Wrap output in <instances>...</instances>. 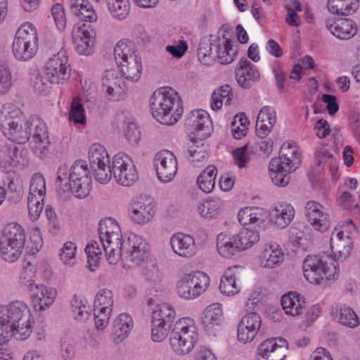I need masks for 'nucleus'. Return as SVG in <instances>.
<instances>
[{
	"label": "nucleus",
	"instance_id": "b1692460",
	"mask_svg": "<svg viewBox=\"0 0 360 360\" xmlns=\"http://www.w3.org/2000/svg\"><path fill=\"white\" fill-rule=\"evenodd\" d=\"M306 217L313 228L325 232L330 226V216L325 207L316 201H309L305 207Z\"/></svg>",
	"mask_w": 360,
	"mask_h": 360
},
{
	"label": "nucleus",
	"instance_id": "4c0bfd02",
	"mask_svg": "<svg viewBox=\"0 0 360 360\" xmlns=\"http://www.w3.org/2000/svg\"><path fill=\"white\" fill-rule=\"evenodd\" d=\"M222 322L223 313L221 304L213 303L205 309L202 317V323L207 330L220 326Z\"/></svg>",
	"mask_w": 360,
	"mask_h": 360
},
{
	"label": "nucleus",
	"instance_id": "09e8293b",
	"mask_svg": "<svg viewBox=\"0 0 360 360\" xmlns=\"http://www.w3.org/2000/svg\"><path fill=\"white\" fill-rule=\"evenodd\" d=\"M114 297L111 290L101 289L96 295L94 309H102L103 311H112Z\"/></svg>",
	"mask_w": 360,
	"mask_h": 360
},
{
	"label": "nucleus",
	"instance_id": "a211bd4d",
	"mask_svg": "<svg viewBox=\"0 0 360 360\" xmlns=\"http://www.w3.org/2000/svg\"><path fill=\"white\" fill-rule=\"evenodd\" d=\"M75 50L82 56H91L94 52L96 33L91 25L80 23L75 25L72 31Z\"/></svg>",
	"mask_w": 360,
	"mask_h": 360
},
{
	"label": "nucleus",
	"instance_id": "ea45409f",
	"mask_svg": "<svg viewBox=\"0 0 360 360\" xmlns=\"http://www.w3.org/2000/svg\"><path fill=\"white\" fill-rule=\"evenodd\" d=\"M0 241L24 244L25 236L23 229L18 223L13 222L6 224L1 231Z\"/></svg>",
	"mask_w": 360,
	"mask_h": 360
},
{
	"label": "nucleus",
	"instance_id": "c9c22d12",
	"mask_svg": "<svg viewBox=\"0 0 360 360\" xmlns=\"http://www.w3.org/2000/svg\"><path fill=\"white\" fill-rule=\"evenodd\" d=\"M281 302L283 309L288 315L297 316L305 309L304 299L296 292H289L283 295Z\"/></svg>",
	"mask_w": 360,
	"mask_h": 360
},
{
	"label": "nucleus",
	"instance_id": "e2e57ef3",
	"mask_svg": "<svg viewBox=\"0 0 360 360\" xmlns=\"http://www.w3.org/2000/svg\"><path fill=\"white\" fill-rule=\"evenodd\" d=\"M70 121L75 124L85 123V114L82 105L79 103L78 98H75L72 100L71 104V110L69 115Z\"/></svg>",
	"mask_w": 360,
	"mask_h": 360
},
{
	"label": "nucleus",
	"instance_id": "473e14b6",
	"mask_svg": "<svg viewBox=\"0 0 360 360\" xmlns=\"http://www.w3.org/2000/svg\"><path fill=\"white\" fill-rule=\"evenodd\" d=\"M155 214L154 203L146 200L136 202L131 206L130 218L136 224L144 225L150 222Z\"/></svg>",
	"mask_w": 360,
	"mask_h": 360
},
{
	"label": "nucleus",
	"instance_id": "0e129e2a",
	"mask_svg": "<svg viewBox=\"0 0 360 360\" xmlns=\"http://www.w3.org/2000/svg\"><path fill=\"white\" fill-rule=\"evenodd\" d=\"M124 134L130 144H136L141 139V131L137 124L133 122H125Z\"/></svg>",
	"mask_w": 360,
	"mask_h": 360
},
{
	"label": "nucleus",
	"instance_id": "37998d69",
	"mask_svg": "<svg viewBox=\"0 0 360 360\" xmlns=\"http://www.w3.org/2000/svg\"><path fill=\"white\" fill-rule=\"evenodd\" d=\"M70 4L71 8L75 13L79 12L86 21L95 22L97 20V14L88 0H70Z\"/></svg>",
	"mask_w": 360,
	"mask_h": 360
},
{
	"label": "nucleus",
	"instance_id": "6e6d98bb",
	"mask_svg": "<svg viewBox=\"0 0 360 360\" xmlns=\"http://www.w3.org/2000/svg\"><path fill=\"white\" fill-rule=\"evenodd\" d=\"M248 118L245 113L236 115L231 123V132L236 139H241L248 133Z\"/></svg>",
	"mask_w": 360,
	"mask_h": 360
},
{
	"label": "nucleus",
	"instance_id": "f704fd0d",
	"mask_svg": "<svg viewBox=\"0 0 360 360\" xmlns=\"http://www.w3.org/2000/svg\"><path fill=\"white\" fill-rule=\"evenodd\" d=\"M284 261V253L280 245L271 242L265 245L260 257V266L264 268L273 269Z\"/></svg>",
	"mask_w": 360,
	"mask_h": 360
},
{
	"label": "nucleus",
	"instance_id": "6e6552de",
	"mask_svg": "<svg viewBox=\"0 0 360 360\" xmlns=\"http://www.w3.org/2000/svg\"><path fill=\"white\" fill-rule=\"evenodd\" d=\"M198 332L193 319L184 317L178 320L169 336L172 352L178 356L189 354L198 341Z\"/></svg>",
	"mask_w": 360,
	"mask_h": 360
},
{
	"label": "nucleus",
	"instance_id": "a878e982",
	"mask_svg": "<svg viewBox=\"0 0 360 360\" xmlns=\"http://www.w3.org/2000/svg\"><path fill=\"white\" fill-rule=\"evenodd\" d=\"M102 89L109 99L118 101L124 94L122 78L115 70L105 71L102 77Z\"/></svg>",
	"mask_w": 360,
	"mask_h": 360
},
{
	"label": "nucleus",
	"instance_id": "2f4dec72",
	"mask_svg": "<svg viewBox=\"0 0 360 360\" xmlns=\"http://www.w3.org/2000/svg\"><path fill=\"white\" fill-rule=\"evenodd\" d=\"M141 274L144 279L150 284L154 285V290H150L149 294L156 295V293L162 292L160 283L162 281V275L160 271L156 259L153 257L147 263L139 267Z\"/></svg>",
	"mask_w": 360,
	"mask_h": 360
},
{
	"label": "nucleus",
	"instance_id": "393cba45",
	"mask_svg": "<svg viewBox=\"0 0 360 360\" xmlns=\"http://www.w3.org/2000/svg\"><path fill=\"white\" fill-rule=\"evenodd\" d=\"M241 272L245 275V269L238 265L229 267L225 270L219 285L222 294L232 296L240 292Z\"/></svg>",
	"mask_w": 360,
	"mask_h": 360
},
{
	"label": "nucleus",
	"instance_id": "1a4fd4ad",
	"mask_svg": "<svg viewBox=\"0 0 360 360\" xmlns=\"http://www.w3.org/2000/svg\"><path fill=\"white\" fill-rule=\"evenodd\" d=\"M115 59L126 79L136 82L141 77L142 65L135 46L130 41L121 40L114 49Z\"/></svg>",
	"mask_w": 360,
	"mask_h": 360
},
{
	"label": "nucleus",
	"instance_id": "0eeeda50",
	"mask_svg": "<svg viewBox=\"0 0 360 360\" xmlns=\"http://www.w3.org/2000/svg\"><path fill=\"white\" fill-rule=\"evenodd\" d=\"M99 236L108 263L117 264L126 244V240H122L120 225L113 219H105L100 224Z\"/></svg>",
	"mask_w": 360,
	"mask_h": 360
},
{
	"label": "nucleus",
	"instance_id": "49530a36",
	"mask_svg": "<svg viewBox=\"0 0 360 360\" xmlns=\"http://www.w3.org/2000/svg\"><path fill=\"white\" fill-rule=\"evenodd\" d=\"M111 15L116 19H125L130 11L129 0H105Z\"/></svg>",
	"mask_w": 360,
	"mask_h": 360
},
{
	"label": "nucleus",
	"instance_id": "2eb2a0df",
	"mask_svg": "<svg viewBox=\"0 0 360 360\" xmlns=\"http://www.w3.org/2000/svg\"><path fill=\"white\" fill-rule=\"evenodd\" d=\"M32 131L31 148L33 153L39 158L45 156L49 148V138L46 124L41 119L31 116L25 120V129L27 132V140Z\"/></svg>",
	"mask_w": 360,
	"mask_h": 360
},
{
	"label": "nucleus",
	"instance_id": "72a5a7b5",
	"mask_svg": "<svg viewBox=\"0 0 360 360\" xmlns=\"http://www.w3.org/2000/svg\"><path fill=\"white\" fill-rule=\"evenodd\" d=\"M134 327V321L128 313H121L113 321V333L112 339L114 343L119 344L129 335Z\"/></svg>",
	"mask_w": 360,
	"mask_h": 360
},
{
	"label": "nucleus",
	"instance_id": "6ab92c4d",
	"mask_svg": "<svg viewBox=\"0 0 360 360\" xmlns=\"http://www.w3.org/2000/svg\"><path fill=\"white\" fill-rule=\"evenodd\" d=\"M153 165L158 179L163 183L171 182L177 173V159L173 153L167 150H160L155 154Z\"/></svg>",
	"mask_w": 360,
	"mask_h": 360
},
{
	"label": "nucleus",
	"instance_id": "412c9836",
	"mask_svg": "<svg viewBox=\"0 0 360 360\" xmlns=\"http://www.w3.org/2000/svg\"><path fill=\"white\" fill-rule=\"evenodd\" d=\"M288 349L287 340L283 338H269L263 341L257 349L258 360H283Z\"/></svg>",
	"mask_w": 360,
	"mask_h": 360
},
{
	"label": "nucleus",
	"instance_id": "c85d7f7f",
	"mask_svg": "<svg viewBox=\"0 0 360 360\" xmlns=\"http://www.w3.org/2000/svg\"><path fill=\"white\" fill-rule=\"evenodd\" d=\"M326 27L335 37L344 40L351 39L357 32L355 22L349 18L329 19Z\"/></svg>",
	"mask_w": 360,
	"mask_h": 360
},
{
	"label": "nucleus",
	"instance_id": "f03ea898",
	"mask_svg": "<svg viewBox=\"0 0 360 360\" xmlns=\"http://www.w3.org/2000/svg\"><path fill=\"white\" fill-rule=\"evenodd\" d=\"M70 75L69 57L67 51L61 49L46 60L41 70L32 79V85L36 92L46 95L54 85L66 82Z\"/></svg>",
	"mask_w": 360,
	"mask_h": 360
},
{
	"label": "nucleus",
	"instance_id": "864d4df0",
	"mask_svg": "<svg viewBox=\"0 0 360 360\" xmlns=\"http://www.w3.org/2000/svg\"><path fill=\"white\" fill-rule=\"evenodd\" d=\"M71 308L73 316L77 321L84 322L89 319L90 309L86 301L79 300L77 296H74L71 300Z\"/></svg>",
	"mask_w": 360,
	"mask_h": 360
},
{
	"label": "nucleus",
	"instance_id": "9d476101",
	"mask_svg": "<svg viewBox=\"0 0 360 360\" xmlns=\"http://www.w3.org/2000/svg\"><path fill=\"white\" fill-rule=\"evenodd\" d=\"M39 37L37 27L30 22H23L17 30L12 46V51L16 59L27 61L37 53Z\"/></svg>",
	"mask_w": 360,
	"mask_h": 360
},
{
	"label": "nucleus",
	"instance_id": "a19ab883",
	"mask_svg": "<svg viewBox=\"0 0 360 360\" xmlns=\"http://www.w3.org/2000/svg\"><path fill=\"white\" fill-rule=\"evenodd\" d=\"M327 7L333 14L347 15L357 10L359 3L357 0H328Z\"/></svg>",
	"mask_w": 360,
	"mask_h": 360
},
{
	"label": "nucleus",
	"instance_id": "8fccbe9b",
	"mask_svg": "<svg viewBox=\"0 0 360 360\" xmlns=\"http://www.w3.org/2000/svg\"><path fill=\"white\" fill-rule=\"evenodd\" d=\"M198 57V60L205 65H210L216 59L214 47L212 46V36L210 39H204L200 42Z\"/></svg>",
	"mask_w": 360,
	"mask_h": 360
},
{
	"label": "nucleus",
	"instance_id": "13d9d810",
	"mask_svg": "<svg viewBox=\"0 0 360 360\" xmlns=\"http://www.w3.org/2000/svg\"><path fill=\"white\" fill-rule=\"evenodd\" d=\"M44 199L28 196L27 209L29 217L32 221H36L40 217L44 209Z\"/></svg>",
	"mask_w": 360,
	"mask_h": 360
},
{
	"label": "nucleus",
	"instance_id": "3c124183",
	"mask_svg": "<svg viewBox=\"0 0 360 360\" xmlns=\"http://www.w3.org/2000/svg\"><path fill=\"white\" fill-rule=\"evenodd\" d=\"M77 245L72 241L65 242L59 252V258L65 266L72 267L77 263Z\"/></svg>",
	"mask_w": 360,
	"mask_h": 360
},
{
	"label": "nucleus",
	"instance_id": "603ef678",
	"mask_svg": "<svg viewBox=\"0 0 360 360\" xmlns=\"http://www.w3.org/2000/svg\"><path fill=\"white\" fill-rule=\"evenodd\" d=\"M176 317V311L172 305L162 303L156 307L152 314V319L170 324Z\"/></svg>",
	"mask_w": 360,
	"mask_h": 360
},
{
	"label": "nucleus",
	"instance_id": "aec40b11",
	"mask_svg": "<svg viewBox=\"0 0 360 360\" xmlns=\"http://www.w3.org/2000/svg\"><path fill=\"white\" fill-rule=\"evenodd\" d=\"M186 125L194 139H205L212 132V122L210 115L203 110L191 112L186 119Z\"/></svg>",
	"mask_w": 360,
	"mask_h": 360
},
{
	"label": "nucleus",
	"instance_id": "20e7f679",
	"mask_svg": "<svg viewBox=\"0 0 360 360\" xmlns=\"http://www.w3.org/2000/svg\"><path fill=\"white\" fill-rule=\"evenodd\" d=\"M85 161L77 160L68 169L62 166L58 171L56 183L64 191L71 190L72 194L78 198H84L91 190V178Z\"/></svg>",
	"mask_w": 360,
	"mask_h": 360
},
{
	"label": "nucleus",
	"instance_id": "cd10ccee",
	"mask_svg": "<svg viewBox=\"0 0 360 360\" xmlns=\"http://www.w3.org/2000/svg\"><path fill=\"white\" fill-rule=\"evenodd\" d=\"M173 252L182 257H191L196 253V245L193 237L183 233H174L170 238Z\"/></svg>",
	"mask_w": 360,
	"mask_h": 360
},
{
	"label": "nucleus",
	"instance_id": "a18cd8bd",
	"mask_svg": "<svg viewBox=\"0 0 360 360\" xmlns=\"http://www.w3.org/2000/svg\"><path fill=\"white\" fill-rule=\"evenodd\" d=\"M232 96L231 89L229 85L221 86L217 89L212 96L211 107L212 110H219L223 103L226 105H230Z\"/></svg>",
	"mask_w": 360,
	"mask_h": 360
},
{
	"label": "nucleus",
	"instance_id": "69168bd1",
	"mask_svg": "<svg viewBox=\"0 0 360 360\" xmlns=\"http://www.w3.org/2000/svg\"><path fill=\"white\" fill-rule=\"evenodd\" d=\"M111 311H103L102 309H94V324L98 330H104L109 323L111 316Z\"/></svg>",
	"mask_w": 360,
	"mask_h": 360
},
{
	"label": "nucleus",
	"instance_id": "e433bc0d",
	"mask_svg": "<svg viewBox=\"0 0 360 360\" xmlns=\"http://www.w3.org/2000/svg\"><path fill=\"white\" fill-rule=\"evenodd\" d=\"M224 201L219 197H210L200 202L197 207L199 214L205 219H214L221 212Z\"/></svg>",
	"mask_w": 360,
	"mask_h": 360
},
{
	"label": "nucleus",
	"instance_id": "dca6fc26",
	"mask_svg": "<svg viewBox=\"0 0 360 360\" xmlns=\"http://www.w3.org/2000/svg\"><path fill=\"white\" fill-rule=\"evenodd\" d=\"M111 176L120 185L129 186L138 179V172L131 157L124 152L117 153L110 167Z\"/></svg>",
	"mask_w": 360,
	"mask_h": 360
},
{
	"label": "nucleus",
	"instance_id": "c756f323",
	"mask_svg": "<svg viewBox=\"0 0 360 360\" xmlns=\"http://www.w3.org/2000/svg\"><path fill=\"white\" fill-rule=\"evenodd\" d=\"M277 120L276 112L271 106H264L259 110L256 124L255 133L258 137H266L272 130Z\"/></svg>",
	"mask_w": 360,
	"mask_h": 360
},
{
	"label": "nucleus",
	"instance_id": "052dcab7",
	"mask_svg": "<svg viewBox=\"0 0 360 360\" xmlns=\"http://www.w3.org/2000/svg\"><path fill=\"white\" fill-rule=\"evenodd\" d=\"M8 158L7 162L14 167H24L27 165V158L22 155V150L15 144L11 145L8 148Z\"/></svg>",
	"mask_w": 360,
	"mask_h": 360
},
{
	"label": "nucleus",
	"instance_id": "7c9ffc66",
	"mask_svg": "<svg viewBox=\"0 0 360 360\" xmlns=\"http://www.w3.org/2000/svg\"><path fill=\"white\" fill-rule=\"evenodd\" d=\"M330 315L340 324L354 328L359 325V318L353 309L345 304L335 303L330 307Z\"/></svg>",
	"mask_w": 360,
	"mask_h": 360
},
{
	"label": "nucleus",
	"instance_id": "f8f14e48",
	"mask_svg": "<svg viewBox=\"0 0 360 360\" xmlns=\"http://www.w3.org/2000/svg\"><path fill=\"white\" fill-rule=\"evenodd\" d=\"M210 278L202 271H191L181 275L176 284L177 295L182 299L191 300L200 297L209 288Z\"/></svg>",
	"mask_w": 360,
	"mask_h": 360
},
{
	"label": "nucleus",
	"instance_id": "4be33fe9",
	"mask_svg": "<svg viewBox=\"0 0 360 360\" xmlns=\"http://www.w3.org/2000/svg\"><path fill=\"white\" fill-rule=\"evenodd\" d=\"M226 30L221 27L217 35L212 36V46L214 47L216 58L221 64H229L234 60L236 51L232 40L226 35Z\"/></svg>",
	"mask_w": 360,
	"mask_h": 360
},
{
	"label": "nucleus",
	"instance_id": "39448f33",
	"mask_svg": "<svg viewBox=\"0 0 360 360\" xmlns=\"http://www.w3.org/2000/svg\"><path fill=\"white\" fill-rule=\"evenodd\" d=\"M300 163L298 146L293 142H285L280 149L279 158L271 160L269 165V175L273 183L285 186L290 182L289 174L295 171Z\"/></svg>",
	"mask_w": 360,
	"mask_h": 360
},
{
	"label": "nucleus",
	"instance_id": "7ed1b4c3",
	"mask_svg": "<svg viewBox=\"0 0 360 360\" xmlns=\"http://www.w3.org/2000/svg\"><path fill=\"white\" fill-rule=\"evenodd\" d=\"M150 108L153 117L165 125L176 124L184 113L179 94L169 86L159 88L153 92L150 99Z\"/></svg>",
	"mask_w": 360,
	"mask_h": 360
},
{
	"label": "nucleus",
	"instance_id": "f257e3e1",
	"mask_svg": "<svg viewBox=\"0 0 360 360\" xmlns=\"http://www.w3.org/2000/svg\"><path fill=\"white\" fill-rule=\"evenodd\" d=\"M33 317L30 307L22 301H13L0 307V345L14 336L24 340L32 333Z\"/></svg>",
	"mask_w": 360,
	"mask_h": 360
},
{
	"label": "nucleus",
	"instance_id": "de8ad7c7",
	"mask_svg": "<svg viewBox=\"0 0 360 360\" xmlns=\"http://www.w3.org/2000/svg\"><path fill=\"white\" fill-rule=\"evenodd\" d=\"M23 245L24 244H17L15 242L0 241V254L5 261L13 262L20 257Z\"/></svg>",
	"mask_w": 360,
	"mask_h": 360
},
{
	"label": "nucleus",
	"instance_id": "bf43d9fd",
	"mask_svg": "<svg viewBox=\"0 0 360 360\" xmlns=\"http://www.w3.org/2000/svg\"><path fill=\"white\" fill-rule=\"evenodd\" d=\"M11 86V72L7 65L0 63V95L7 94Z\"/></svg>",
	"mask_w": 360,
	"mask_h": 360
},
{
	"label": "nucleus",
	"instance_id": "9b49d317",
	"mask_svg": "<svg viewBox=\"0 0 360 360\" xmlns=\"http://www.w3.org/2000/svg\"><path fill=\"white\" fill-rule=\"evenodd\" d=\"M124 245L121 259L125 269L139 268L153 257L150 252V246L146 240L134 233L129 234Z\"/></svg>",
	"mask_w": 360,
	"mask_h": 360
},
{
	"label": "nucleus",
	"instance_id": "bb28decb",
	"mask_svg": "<svg viewBox=\"0 0 360 360\" xmlns=\"http://www.w3.org/2000/svg\"><path fill=\"white\" fill-rule=\"evenodd\" d=\"M294 216L293 207L286 202L275 204L269 212V222L281 229L286 228Z\"/></svg>",
	"mask_w": 360,
	"mask_h": 360
},
{
	"label": "nucleus",
	"instance_id": "c03bdc74",
	"mask_svg": "<svg viewBox=\"0 0 360 360\" xmlns=\"http://www.w3.org/2000/svg\"><path fill=\"white\" fill-rule=\"evenodd\" d=\"M8 131L1 129L3 134L10 140L18 143H23L27 141V132L25 129V122L22 121L12 122L9 124Z\"/></svg>",
	"mask_w": 360,
	"mask_h": 360
},
{
	"label": "nucleus",
	"instance_id": "5701e85b",
	"mask_svg": "<svg viewBox=\"0 0 360 360\" xmlns=\"http://www.w3.org/2000/svg\"><path fill=\"white\" fill-rule=\"evenodd\" d=\"M29 290L31 292V302L37 311H42L51 307L56 297V290L44 285L30 283Z\"/></svg>",
	"mask_w": 360,
	"mask_h": 360
},
{
	"label": "nucleus",
	"instance_id": "ddd939ff",
	"mask_svg": "<svg viewBox=\"0 0 360 360\" xmlns=\"http://www.w3.org/2000/svg\"><path fill=\"white\" fill-rule=\"evenodd\" d=\"M356 229L352 219H347L342 225L336 226L330 237V248L333 252L331 255L337 262L347 259L352 248V240L349 233Z\"/></svg>",
	"mask_w": 360,
	"mask_h": 360
},
{
	"label": "nucleus",
	"instance_id": "774afa93",
	"mask_svg": "<svg viewBox=\"0 0 360 360\" xmlns=\"http://www.w3.org/2000/svg\"><path fill=\"white\" fill-rule=\"evenodd\" d=\"M188 50V44L186 41L180 40L172 45H167L165 51L172 57L176 58H182Z\"/></svg>",
	"mask_w": 360,
	"mask_h": 360
},
{
	"label": "nucleus",
	"instance_id": "680f3d73",
	"mask_svg": "<svg viewBox=\"0 0 360 360\" xmlns=\"http://www.w3.org/2000/svg\"><path fill=\"white\" fill-rule=\"evenodd\" d=\"M235 77L238 84L243 88L248 87V59L242 58L235 69Z\"/></svg>",
	"mask_w": 360,
	"mask_h": 360
},
{
	"label": "nucleus",
	"instance_id": "5fc2aeb1",
	"mask_svg": "<svg viewBox=\"0 0 360 360\" xmlns=\"http://www.w3.org/2000/svg\"><path fill=\"white\" fill-rule=\"evenodd\" d=\"M46 181L41 174H34L30 185L28 196L37 197L38 198H44L46 195Z\"/></svg>",
	"mask_w": 360,
	"mask_h": 360
},
{
	"label": "nucleus",
	"instance_id": "4468645a",
	"mask_svg": "<svg viewBox=\"0 0 360 360\" xmlns=\"http://www.w3.org/2000/svg\"><path fill=\"white\" fill-rule=\"evenodd\" d=\"M89 160L96 180L101 184L108 183L111 179L110 160L105 148L100 143L91 145Z\"/></svg>",
	"mask_w": 360,
	"mask_h": 360
},
{
	"label": "nucleus",
	"instance_id": "423d86ee",
	"mask_svg": "<svg viewBox=\"0 0 360 360\" xmlns=\"http://www.w3.org/2000/svg\"><path fill=\"white\" fill-rule=\"evenodd\" d=\"M304 276L310 283L326 287L338 279V262L331 255H308L303 262Z\"/></svg>",
	"mask_w": 360,
	"mask_h": 360
},
{
	"label": "nucleus",
	"instance_id": "79ce46f5",
	"mask_svg": "<svg viewBox=\"0 0 360 360\" xmlns=\"http://www.w3.org/2000/svg\"><path fill=\"white\" fill-rule=\"evenodd\" d=\"M217 169L213 165L207 167L198 177L197 184L200 190L210 193L214 188Z\"/></svg>",
	"mask_w": 360,
	"mask_h": 360
},
{
	"label": "nucleus",
	"instance_id": "4d7b16f0",
	"mask_svg": "<svg viewBox=\"0 0 360 360\" xmlns=\"http://www.w3.org/2000/svg\"><path fill=\"white\" fill-rule=\"evenodd\" d=\"M170 324L152 319L151 338L156 342H162L167 336Z\"/></svg>",
	"mask_w": 360,
	"mask_h": 360
},
{
	"label": "nucleus",
	"instance_id": "f3484780",
	"mask_svg": "<svg viewBox=\"0 0 360 360\" xmlns=\"http://www.w3.org/2000/svg\"><path fill=\"white\" fill-rule=\"evenodd\" d=\"M248 248V230L242 229L234 236L221 233L217 238V250L224 258L230 259Z\"/></svg>",
	"mask_w": 360,
	"mask_h": 360
},
{
	"label": "nucleus",
	"instance_id": "58836bf2",
	"mask_svg": "<svg viewBox=\"0 0 360 360\" xmlns=\"http://www.w3.org/2000/svg\"><path fill=\"white\" fill-rule=\"evenodd\" d=\"M23 113L17 105L11 103L3 106L0 112V129L8 131L9 124L12 122L22 121Z\"/></svg>",
	"mask_w": 360,
	"mask_h": 360
},
{
	"label": "nucleus",
	"instance_id": "338daca9",
	"mask_svg": "<svg viewBox=\"0 0 360 360\" xmlns=\"http://www.w3.org/2000/svg\"><path fill=\"white\" fill-rule=\"evenodd\" d=\"M51 15L58 29L60 31L64 30L66 27V17L63 6L60 4L53 5L51 8Z\"/></svg>",
	"mask_w": 360,
	"mask_h": 360
}]
</instances>
